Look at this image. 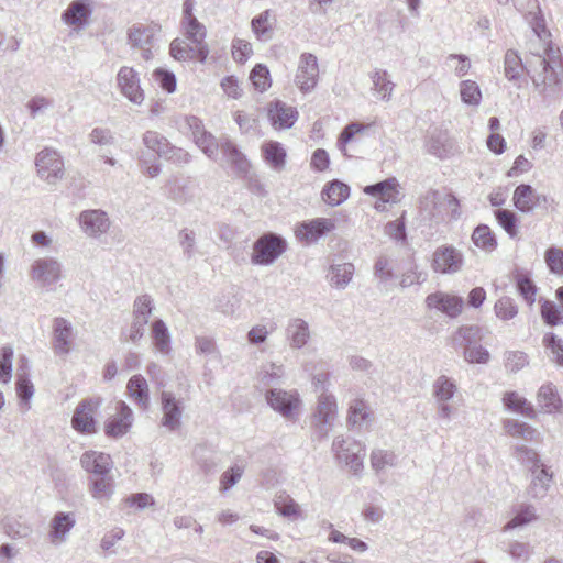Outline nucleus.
<instances>
[{
    "label": "nucleus",
    "instance_id": "obj_1",
    "mask_svg": "<svg viewBox=\"0 0 563 563\" xmlns=\"http://www.w3.org/2000/svg\"><path fill=\"white\" fill-rule=\"evenodd\" d=\"M527 7H531V10L526 20L534 36L529 42L531 58L527 59V74L540 93L554 96L560 90L563 74L561 53L550 40L551 33L545 26L538 0H527Z\"/></svg>",
    "mask_w": 563,
    "mask_h": 563
},
{
    "label": "nucleus",
    "instance_id": "obj_2",
    "mask_svg": "<svg viewBox=\"0 0 563 563\" xmlns=\"http://www.w3.org/2000/svg\"><path fill=\"white\" fill-rule=\"evenodd\" d=\"M29 278L36 287L52 291L63 278V265L53 256L37 257L30 265Z\"/></svg>",
    "mask_w": 563,
    "mask_h": 563
},
{
    "label": "nucleus",
    "instance_id": "obj_3",
    "mask_svg": "<svg viewBox=\"0 0 563 563\" xmlns=\"http://www.w3.org/2000/svg\"><path fill=\"white\" fill-rule=\"evenodd\" d=\"M365 446L351 437H335L332 452L339 463L345 464L353 474L358 475L363 470Z\"/></svg>",
    "mask_w": 563,
    "mask_h": 563
},
{
    "label": "nucleus",
    "instance_id": "obj_4",
    "mask_svg": "<svg viewBox=\"0 0 563 563\" xmlns=\"http://www.w3.org/2000/svg\"><path fill=\"white\" fill-rule=\"evenodd\" d=\"M162 27L158 23H134L126 31V42L131 49L139 51L144 60L153 58L152 48L154 46L155 36L161 32Z\"/></svg>",
    "mask_w": 563,
    "mask_h": 563
},
{
    "label": "nucleus",
    "instance_id": "obj_5",
    "mask_svg": "<svg viewBox=\"0 0 563 563\" xmlns=\"http://www.w3.org/2000/svg\"><path fill=\"white\" fill-rule=\"evenodd\" d=\"M264 396L267 405L284 418L292 419L298 415L301 399L297 390L268 388Z\"/></svg>",
    "mask_w": 563,
    "mask_h": 563
},
{
    "label": "nucleus",
    "instance_id": "obj_6",
    "mask_svg": "<svg viewBox=\"0 0 563 563\" xmlns=\"http://www.w3.org/2000/svg\"><path fill=\"white\" fill-rule=\"evenodd\" d=\"M286 250V241L275 234L262 235L253 247L252 262L260 265L273 264Z\"/></svg>",
    "mask_w": 563,
    "mask_h": 563
},
{
    "label": "nucleus",
    "instance_id": "obj_7",
    "mask_svg": "<svg viewBox=\"0 0 563 563\" xmlns=\"http://www.w3.org/2000/svg\"><path fill=\"white\" fill-rule=\"evenodd\" d=\"M319 64L316 55L302 53L299 56L294 82L302 93L311 92L319 81Z\"/></svg>",
    "mask_w": 563,
    "mask_h": 563
},
{
    "label": "nucleus",
    "instance_id": "obj_8",
    "mask_svg": "<svg viewBox=\"0 0 563 563\" xmlns=\"http://www.w3.org/2000/svg\"><path fill=\"white\" fill-rule=\"evenodd\" d=\"M159 402L162 411L161 426L169 432L179 430L185 409L183 399L177 398L173 391L163 390L159 396Z\"/></svg>",
    "mask_w": 563,
    "mask_h": 563
},
{
    "label": "nucleus",
    "instance_id": "obj_9",
    "mask_svg": "<svg viewBox=\"0 0 563 563\" xmlns=\"http://www.w3.org/2000/svg\"><path fill=\"white\" fill-rule=\"evenodd\" d=\"M76 338V331L69 320L63 317H56L52 321V350L55 355L65 357L73 347Z\"/></svg>",
    "mask_w": 563,
    "mask_h": 563
},
{
    "label": "nucleus",
    "instance_id": "obj_10",
    "mask_svg": "<svg viewBox=\"0 0 563 563\" xmlns=\"http://www.w3.org/2000/svg\"><path fill=\"white\" fill-rule=\"evenodd\" d=\"M100 397L81 400L73 415L71 427L79 433L91 434L97 432L95 413L101 406Z\"/></svg>",
    "mask_w": 563,
    "mask_h": 563
},
{
    "label": "nucleus",
    "instance_id": "obj_11",
    "mask_svg": "<svg viewBox=\"0 0 563 563\" xmlns=\"http://www.w3.org/2000/svg\"><path fill=\"white\" fill-rule=\"evenodd\" d=\"M38 176L48 184H56L64 176V162L52 148L42 150L35 159Z\"/></svg>",
    "mask_w": 563,
    "mask_h": 563
},
{
    "label": "nucleus",
    "instance_id": "obj_12",
    "mask_svg": "<svg viewBox=\"0 0 563 563\" xmlns=\"http://www.w3.org/2000/svg\"><path fill=\"white\" fill-rule=\"evenodd\" d=\"M117 87L121 95L131 103L141 106L145 100L144 90L141 88L139 73L129 66H122L117 74Z\"/></svg>",
    "mask_w": 563,
    "mask_h": 563
},
{
    "label": "nucleus",
    "instance_id": "obj_13",
    "mask_svg": "<svg viewBox=\"0 0 563 563\" xmlns=\"http://www.w3.org/2000/svg\"><path fill=\"white\" fill-rule=\"evenodd\" d=\"M91 14L92 7L90 0H74L63 11L60 20L73 32L80 33L90 24Z\"/></svg>",
    "mask_w": 563,
    "mask_h": 563
},
{
    "label": "nucleus",
    "instance_id": "obj_14",
    "mask_svg": "<svg viewBox=\"0 0 563 563\" xmlns=\"http://www.w3.org/2000/svg\"><path fill=\"white\" fill-rule=\"evenodd\" d=\"M336 227L331 218H316L299 223L295 230L296 238L306 244L316 243L323 235L332 232Z\"/></svg>",
    "mask_w": 563,
    "mask_h": 563
},
{
    "label": "nucleus",
    "instance_id": "obj_15",
    "mask_svg": "<svg viewBox=\"0 0 563 563\" xmlns=\"http://www.w3.org/2000/svg\"><path fill=\"white\" fill-rule=\"evenodd\" d=\"M463 255L451 245L438 247L432 256L431 267L435 273L455 274L463 266Z\"/></svg>",
    "mask_w": 563,
    "mask_h": 563
},
{
    "label": "nucleus",
    "instance_id": "obj_16",
    "mask_svg": "<svg viewBox=\"0 0 563 563\" xmlns=\"http://www.w3.org/2000/svg\"><path fill=\"white\" fill-rule=\"evenodd\" d=\"M133 420L132 409L124 401H118L115 413L104 423V433L109 438H122L131 429Z\"/></svg>",
    "mask_w": 563,
    "mask_h": 563
},
{
    "label": "nucleus",
    "instance_id": "obj_17",
    "mask_svg": "<svg viewBox=\"0 0 563 563\" xmlns=\"http://www.w3.org/2000/svg\"><path fill=\"white\" fill-rule=\"evenodd\" d=\"M336 417V401L331 394H320L318 398L314 418L317 419V432L320 438H327L329 428Z\"/></svg>",
    "mask_w": 563,
    "mask_h": 563
},
{
    "label": "nucleus",
    "instance_id": "obj_18",
    "mask_svg": "<svg viewBox=\"0 0 563 563\" xmlns=\"http://www.w3.org/2000/svg\"><path fill=\"white\" fill-rule=\"evenodd\" d=\"M426 305L429 309H435L449 318H456L463 309V298L442 291L430 294L426 298Z\"/></svg>",
    "mask_w": 563,
    "mask_h": 563
},
{
    "label": "nucleus",
    "instance_id": "obj_19",
    "mask_svg": "<svg viewBox=\"0 0 563 563\" xmlns=\"http://www.w3.org/2000/svg\"><path fill=\"white\" fill-rule=\"evenodd\" d=\"M79 223L82 231L90 238H99L110 229L108 214L100 210H85L79 216Z\"/></svg>",
    "mask_w": 563,
    "mask_h": 563
},
{
    "label": "nucleus",
    "instance_id": "obj_20",
    "mask_svg": "<svg viewBox=\"0 0 563 563\" xmlns=\"http://www.w3.org/2000/svg\"><path fill=\"white\" fill-rule=\"evenodd\" d=\"M251 31L254 37L262 43L271 42L275 35L277 16L276 13L266 9L251 20Z\"/></svg>",
    "mask_w": 563,
    "mask_h": 563
},
{
    "label": "nucleus",
    "instance_id": "obj_21",
    "mask_svg": "<svg viewBox=\"0 0 563 563\" xmlns=\"http://www.w3.org/2000/svg\"><path fill=\"white\" fill-rule=\"evenodd\" d=\"M426 151L440 158H448L454 153V141L450 137L446 131L434 129L429 132L426 144Z\"/></svg>",
    "mask_w": 563,
    "mask_h": 563
},
{
    "label": "nucleus",
    "instance_id": "obj_22",
    "mask_svg": "<svg viewBox=\"0 0 563 563\" xmlns=\"http://www.w3.org/2000/svg\"><path fill=\"white\" fill-rule=\"evenodd\" d=\"M267 114L275 130L290 129L298 119L296 108L279 100L269 103Z\"/></svg>",
    "mask_w": 563,
    "mask_h": 563
},
{
    "label": "nucleus",
    "instance_id": "obj_23",
    "mask_svg": "<svg viewBox=\"0 0 563 563\" xmlns=\"http://www.w3.org/2000/svg\"><path fill=\"white\" fill-rule=\"evenodd\" d=\"M82 468L95 477L110 474L113 463L111 456L103 452L87 451L80 457Z\"/></svg>",
    "mask_w": 563,
    "mask_h": 563
},
{
    "label": "nucleus",
    "instance_id": "obj_24",
    "mask_svg": "<svg viewBox=\"0 0 563 563\" xmlns=\"http://www.w3.org/2000/svg\"><path fill=\"white\" fill-rule=\"evenodd\" d=\"M285 332L286 340L292 350L305 347L311 338L309 324L301 318H291L287 323Z\"/></svg>",
    "mask_w": 563,
    "mask_h": 563
},
{
    "label": "nucleus",
    "instance_id": "obj_25",
    "mask_svg": "<svg viewBox=\"0 0 563 563\" xmlns=\"http://www.w3.org/2000/svg\"><path fill=\"white\" fill-rule=\"evenodd\" d=\"M514 203L521 212H530L536 207L547 203V197L539 195L530 185H519L514 192Z\"/></svg>",
    "mask_w": 563,
    "mask_h": 563
},
{
    "label": "nucleus",
    "instance_id": "obj_26",
    "mask_svg": "<svg viewBox=\"0 0 563 563\" xmlns=\"http://www.w3.org/2000/svg\"><path fill=\"white\" fill-rule=\"evenodd\" d=\"M76 523L75 517L68 512H57L51 521L48 538L52 544L59 545L67 539L68 532Z\"/></svg>",
    "mask_w": 563,
    "mask_h": 563
},
{
    "label": "nucleus",
    "instance_id": "obj_27",
    "mask_svg": "<svg viewBox=\"0 0 563 563\" xmlns=\"http://www.w3.org/2000/svg\"><path fill=\"white\" fill-rule=\"evenodd\" d=\"M539 520L537 508L528 503H520L512 508V518L504 526L503 531L526 527Z\"/></svg>",
    "mask_w": 563,
    "mask_h": 563
},
{
    "label": "nucleus",
    "instance_id": "obj_28",
    "mask_svg": "<svg viewBox=\"0 0 563 563\" xmlns=\"http://www.w3.org/2000/svg\"><path fill=\"white\" fill-rule=\"evenodd\" d=\"M530 472L531 481L526 489L527 496L531 499L540 500L544 498L549 492L552 474H550L544 466Z\"/></svg>",
    "mask_w": 563,
    "mask_h": 563
},
{
    "label": "nucleus",
    "instance_id": "obj_29",
    "mask_svg": "<svg viewBox=\"0 0 563 563\" xmlns=\"http://www.w3.org/2000/svg\"><path fill=\"white\" fill-rule=\"evenodd\" d=\"M126 394L141 409L150 406V388L146 379L141 374L133 375L126 384Z\"/></svg>",
    "mask_w": 563,
    "mask_h": 563
},
{
    "label": "nucleus",
    "instance_id": "obj_30",
    "mask_svg": "<svg viewBox=\"0 0 563 563\" xmlns=\"http://www.w3.org/2000/svg\"><path fill=\"white\" fill-rule=\"evenodd\" d=\"M369 79L372 81V91L377 99L388 102L396 87L388 71L376 68L369 74Z\"/></svg>",
    "mask_w": 563,
    "mask_h": 563
},
{
    "label": "nucleus",
    "instance_id": "obj_31",
    "mask_svg": "<svg viewBox=\"0 0 563 563\" xmlns=\"http://www.w3.org/2000/svg\"><path fill=\"white\" fill-rule=\"evenodd\" d=\"M399 183L395 177L387 178L374 185L366 186L364 192L378 196L383 202L396 203L399 200Z\"/></svg>",
    "mask_w": 563,
    "mask_h": 563
},
{
    "label": "nucleus",
    "instance_id": "obj_32",
    "mask_svg": "<svg viewBox=\"0 0 563 563\" xmlns=\"http://www.w3.org/2000/svg\"><path fill=\"white\" fill-rule=\"evenodd\" d=\"M220 151L236 172H247L250 167L249 161L229 136L223 135L220 137Z\"/></svg>",
    "mask_w": 563,
    "mask_h": 563
},
{
    "label": "nucleus",
    "instance_id": "obj_33",
    "mask_svg": "<svg viewBox=\"0 0 563 563\" xmlns=\"http://www.w3.org/2000/svg\"><path fill=\"white\" fill-rule=\"evenodd\" d=\"M285 377V367L283 364L267 362L261 365L256 373V380L261 387H271L282 383Z\"/></svg>",
    "mask_w": 563,
    "mask_h": 563
},
{
    "label": "nucleus",
    "instance_id": "obj_34",
    "mask_svg": "<svg viewBox=\"0 0 563 563\" xmlns=\"http://www.w3.org/2000/svg\"><path fill=\"white\" fill-rule=\"evenodd\" d=\"M151 338L156 352L169 355L172 352L170 334L162 319L155 320L151 325Z\"/></svg>",
    "mask_w": 563,
    "mask_h": 563
},
{
    "label": "nucleus",
    "instance_id": "obj_35",
    "mask_svg": "<svg viewBox=\"0 0 563 563\" xmlns=\"http://www.w3.org/2000/svg\"><path fill=\"white\" fill-rule=\"evenodd\" d=\"M352 263L333 264L330 266L327 278L329 284L336 289H345L354 275Z\"/></svg>",
    "mask_w": 563,
    "mask_h": 563
},
{
    "label": "nucleus",
    "instance_id": "obj_36",
    "mask_svg": "<svg viewBox=\"0 0 563 563\" xmlns=\"http://www.w3.org/2000/svg\"><path fill=\"white\" fill-rule=\"evenodd\" d=\"M321 195L328 205L340 206L349 198L350 187L345 183L334 179L324 186Z\"/></svg>",
    "mask_w": 563,
    "mask_h": 563
},
{
    "label": "nucleus",
    "instance_id": "obj_37",
    "mask_svg": "<svg viewBox=\"0 0 563 563\" xmlns=\"http://www.w3.org/2000/svg\"><path fill=\"white\" fill-rule=\"evenodd\" d=\"M537 404L540 410L547 413H553L560 409L561 400L552 384H545L540 387L537 395Z\"/></svg>",
    "mask_w": 563,
    "mask_h": 563
},
{
    "label": "nucleus",
    "instance_id": "obj_38",
    "mask_svg": "<svg viewBox=\"0 0 563 563\" xmlns=\"http://www.w3.org/2000/svg\"><path fill=\"white\" fill-rule=\"evenodd\" d=\"M503 402L506 408L518 412L529 419L537 418V411L533 406L523 397L519 396L516 391H507L503 396Z\"/></svg>",
    "mask_w": 563,
    "mask_h": 563
},
{
    "label": "nucleus",
    "instance_id": "obj_39",
    "mask_svg": "<svg viewBox=\"0 0 563 563\" xmlns=\"http://www.w3.org/2000/svg\"><path fill=\"white\" fill-rule=\"evenodd\" d=\"M505 432L512 438H521L526 441H534L539 432L526 422L516 419H506L503 422Z\"/></svg>",
    "mask_w": 563,
    "mask_h": 563
},
{
    "label": "nucleus",
    "instance_id": "obj_40",
    "mask_svg": "<svg viewBox=\"0 0 563 563\" xmlns=\"http://www.w3.org/2000/svg\"><path fill=\"white\" fill-rule=\"evenodd\" d=\"M265 161L276 170L285 167L286 151L279 142L268 141L262 145Z\"/></svg>",
    "mask_w": 563,
    "mask_h": 563
},
{
    "label": "nucleus",
    "instance_id": "obj_41",
    "mask_svg": "<svg viewBox=\"0 0 563 563\" xmlns=\"http://www.w3.org/2000/svg\"><path fill=\"white\" fill-rule=\"evenodd\" d=\"M274 506L276 511L286 518L297 520L301 517L300 506L292 497L285 492L276 495L274 499Z\"/></svg>",
    "mask_w": 563,
    "mask_h": 563
},
{
    "label": "nucleus",
    "instance_id": "obj_42",
    "mask_svg": "<svg viewBox=\"0 0 563 563\" xmlns=\"http://www.w3.org/2000/svg\"><path fill=\"white\" fill-rule=\"evenodd\" d=\"M114 492V482L111 474L96 476L90 481L91 496L100 501L111 498Z\"/></svg>",
    "mask_w": 563,
    "mask_h": 563
},
{
    "label": "nucleus",
    "instance_id": "obj_43",
    "mask_svg": "<svg viewBox=\"0 0 563 563\" xmlns=\"http://www.w3.org/2000/svg\"><path fill=\"white\" fill-rule=\"evenodd\" d=\"M457 391L453 379L445 375L439 376L432 384V395L435 402L450 401Z\"/></svg>",
    "mask_w": 563,
    "mask_h": 563
},
{
    "label": "nucleus",
    "instance_id": "obj_44",
    "mask_svg": "<svg viewBox=\"0 0 563 563\" xmlns=\"http://www.w3.org/2000/svg\"><path fill=\"white\" fill-rule=\"evenodd\" d=\"M442 195L438 190H428L419 201L421 213L428 219H434L440 213Z\"/></svg>",
    "mask_w": 563,
    "mask_h": 563
},
{
    "label": "nucleus",
    "instance_id": "obj_45",
    "mask_svg": "<svg viewBox=\"0 0 563 563\" xmlns=\"http://www.w3.org/2000/svg\"><path fill=\"white\" fill-rule=\"evenodd\" d=\"M523 69L527 70V66H523L520 56L512 49L507 51L504 60L506 78L517 82L521 78Z\"/></svg>",
    "mask_w": 563,
    "mask_h": 563
},
{
    "label": "nucleus",
    "instance_id": "obj_46",
    "mask_svg": "<svg viewBox=\"0 0 563 563\" xmlns=\"http://www.w3.org/2000/svg\"><path fill=\"white\" fill-rule=\"evenodd\" d=\"M516 288L526 303L531 307L536 302L537 286L528 274L517 273L515 275Z\"/></svg>",
    "mask_w": 563,
    "mask_h": 563
},
{
    "label": "nucleus",
    "instance_id": "obj_47",
    "mask_svg": "<svg viewBox=\"0 0 563 563\" xmlns=\"http://www.w3.org/2000/svg\"><path fill=\"white\" fill-rule=\"evenodd\" d=\"M371 465L376 474H379L387 467L397 465V455L389 450L375 449L371 453Z\"/></svg>",
    "mask_w": 563,
    "mask_h": 563
},
{
    "label": "nucleus",
    "instance_id": "obj_48",
    "mask_svg": "<svg viewBox=\"0 0 563 563\" xmlns=\"http://www.w3.org/2000/svg\"><path fill=\"white\" fill-rule=\"evenodd\" d=\"M154 309L153 300L148 295L139 296L133 302V320L146 327Z\"/></svg>",
    "mask_w": 563,
    "mask_h": 563
},
{
    "label": "nucleus",
    "instance_id": "obj_49",
    "mask_svg": "<svg viewBox=\"0 0 563 563\" xmlns=\"http://www.w3.org/2000/svg\"><path fill=\"white\" fill-rule=\"evenodd\" d=\"M481 328L478 325H464L457 329L454 333L452 341L455 346H472L481 340Z\"/></svg>",
    "mask_w": 563,
    "mask_h": 563
},
{
    "label": "nucleus",
    "instance_id": "obj_50",
    "mask_svg": "<svg viewBox=\"0 0 563 563\" xmlns=\"http://www.w3.org/2000/svg\"><path fill=\"white\" fill-rule=\"evenodd\" d=\"M15 389L22 411H29L31 409V399L34 395V386L32 382L27 376L20 375L16 379Z\"/></svg>",
    "mask_w": 563,
    "mask_h": 563
},
{
    "label": "nucleus",
    "instance_id": "obj_51",
    "mask_svg": "<svg viewBox=\"0 0 563 563\" xmlns=\"http://www.w3.org/2000/svg\"><path fill=\"white\" fill-rule=\"evenodd\" d=\"M472 241L477 247L485 251H493L497 245L495 234L486 224H479L475 228L472 234Z\"/></svg>",
    "mask_w": 563,
    "mask_h": 563
},
{
    "label": "nucleus",
    "instance_id": "obj_52",
    "mask_svg": "<svg viewBox=\"0 0 563 563\" xmlns=\"http://www.w3.org/2000/svg\"><path fill=\"white\" fill-rule=\"evenodd\" d=\"M460 96L463 103L467 106L477 107L482 101L481 88L474 80L461 81Z\"/></svg>",
    "mask_w": 563,
    "mask_h": 563
},
{
    "label": "nucleus",
    "instance_id": "obj_53",
    "mask_svg": "<svg viewBox=\"0 0 563 563\" xmlns=\"http://www.w3.org/2000/svg\"><path fill=\"white\" fill-rule=\"evenodd\" d=\"M181 29L187 40L192 44H201L207 35V30L197 19L181 21Z\"/></svg>",
    "mask_w": 563,
    "mask_h": 563
},
{
    "label": "nucleus",
    "instance_id": "obj_54",
    "mask_svg": "<svg viewBox=\"0 0 563 563\" xmlns=\"http://www.w3.org/2000/svg\"><path fill=\"white\" fill-rule=\"evenodd\" d=\"M195 144L211 159H217L220 150V141L214 135L206 131L202 134L195 135Z\"/></svg>",
    "mask_w": 563,
    "mask_h": 563
},
{
    "label": "nucleus",
    "instance_id": "obj_55",
    "mask_svg": "<svg viewBox=\"0 0 563 563\" xmlns=\"http://www.w3.org/2000/svg\"><path fill=\"white\" fill-rule=\"evenodd\" d=\"M143 144L151 151L155 152L159 157L166 154L170 143L168 140L155 131H146L143 134Z\"/></svg>",
    "mask_w": 563,
    "mask_h": 563
},
{
    "label": "nucleus",
    "instance_id": "obj_56",
    "mask_svg": "<svg viewBox=\"0 0 563 563\" xmlns=\"http://www.w3.org/2000/svg\"><path fill=\"white\" fill-rule=\"evenodd\" d=\"M494 311L498 319L508 321L518 314V306L512 298L505 296L495 302Z\"/></svg>",
    "mask_w": 563,
    "mask_h": 563
},
{
    "label": "nucleus",
    "instance_id": "obj_57",
    "mask_svg": "<svg viewBox=\"0 0 563 563\" xmlns=\"http://www.w3.org/2000/svg\"><path fill=\"white\" fill-rule=\"evenodd\" d=\"M541 317L548 325L563 324V311L553 301L547 299L541 301Z\"/></svg>",
    "mask_w": 563,
    "mask_h": 563
},
{
    "label": "nucleus",
    "instance_id": "obj_58",
    "mask_svg": "<svg viewBox=\"0 0 563 563\" xmlns=\"http://www.w3.org/2000/svg\"><path fill=\"white\" fill-rule=\"evenodd\" d=\"M250 79L256 90L266 91L271 85V75L268 68L263 64H256L250 74Z\"/></svg>",
    "mask_w": 563,
    "mask_h": 563
},
{
    "label": "nucleus",
    "instance_id": "obj_59",
    "mask_svg": "<svg viewBox=\"0 0 563 563\" xmlns=\"http://www.w3.org/2000/svg\"><path fill=\"white\" fill-rule=\"evenodd\" d=\"M515 457L530 471L542 467L538 453L523 444L515 446Z\"/></svg>",
    "mask_w": 563,
    "mask_h": 563
},
{
    "label": "nucleus",
    "instance_id": "obj_60",
    "mask_svg": "<svg viewBox=\"0 0 563 563\" xmlns=\"http://www.w3.org/2000/svg\"><path fill=\"white\" fill-rule=\"evenodd\" d=\"M498 224L511 236L515 238L518 233L517 217L507 209H497L494 212Z\"/></svg>",
    "mask_w": 563,
    "mask_h": 563
},
{
    "label": "nucleus",
    "instance_id": "obj_61",
    "mask_svg": "<svg viewBox=\"0 0 563 563\" xmlns=\"http://www.w3.org/2000/svg\"><path fill=\"white\" fill-rule=\"evenodd\" d=\"M13 349L10 345L2 346L0 351V383L8 384L12 377Z\"/></svg>",
    "mask_w": 563,
    "mask_h": 563
},
{
    "label": "nucleus",
    "instance_id": "obj_62",
    "mask_svg": "<svg viewBox=\"0 0 563 563\" xmlns=\"http://www.w3.org/2000/svg\"><path fill=\"white\" fill-rule=\"evenodd\" d=\"M506 551L512 560L520 562H528L533 554L530 543L521 541H511Z\"/></svg>",
    "mask_w": 563,
    "mask_h": 563
},
{
    "label": "nucleus",
    "instance_id": "obj_63",
    "mask_svg": "<svg viewBox=\"0 0 563 563\" xmlns=\"http://www.w3.org/2000/svg\"><path fill=\"white\" fill-rule=\"evenodd\" d=\"M544 346L551 351L552 360L563 366V340L550 332L543 336Z\"/></svg>",
    "mask_w": 563,
    "mask_h": 563
},
{
    "label": "nucleus",
    "instance_id": "obj_64",
    "mask_svg": "<svg viewBox=\"0 0 563 563\" xmlns=\"http://www.w3.org/2000/svg\"><path fill=\"white\" fill-rule=\"evenodd\" d=\"M170 56L179 62L191 59L194 48L183 38H175L169 45Z\"/></svg>",
    "mask_w": 563,
    "mask_h": 563
}]
</instances>
